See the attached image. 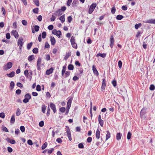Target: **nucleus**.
I'll list each match as a JSON object with an SVG mask.
<instances>
[{
  "mask_svg": "<svg viewBox=\"0 0 155 155\" xmlns=\"http://www.w3.org/2000/svg\"><path fill=\"white\" fill-rule=\"evenodd\" d=\"M7 140L8 142L12 144H14L16 143L15 141L14 140L10 139L9 138H8L7 139Z\"/></svg>",
  "mask_w": 155,
  "mask_h": 155,
  "instance_id": "obj_20",
  "label": "nucleus"
},
{
  "mask_svg": "<svg viewBox=\"0 0 155 155\" xmlns=\"http://www.w3.org/2000/svg\"><path fill=\"white\" fill-rule=\"evenodd\" d=\"M32 42H31L30 43H29L28 44L27 46V48L29 50L30 49L32 45Z\"/></svg>",
  "mask_w": 155,
  "mask_h": 155,
  "instance_id": "obj_37",
  "label": "nucleus"
},
{
  "mask_svg": "<svg viewBox=\"0 0 155 155\" xmlns=\"http://www.w3.org/2000/svg\"><path fill=\"white\" fill-rule=\"evenodd\" d=\"M145 111L143 109H142L140 112V116L141 117H142L143 115L145 114Z\"/></svg>",
  "mask_w": 155,
  "mask_h": 155,
  "instance_id": "obj_25",
  "label": "nucleus"
},
{
  "mask_svg": "<svg viewBox=\"0 0 155 155\" xmlns=\"http://www.w3.org/2000/svg\"><path fill=\"white\" fill-rule=\"evenodd\" d=\"M66 9V7L65 6H64L63 7H62L61 8V9H60L61 11L64 12Z\"/></svg>",
  "mask_w": 155,
  "mask_h": 155,
  "instance_id": "obj_64",
  "label": "nucleus"
},
{
  "mask_svg": "<svg viewBox=\"0 0 155 155\" xmlns=\"http://www.w3.org/2000/svg\"><path fill=\"white\" fill-rule=\"evenodd\" d=\"M21 114V110L19 108H18L16 112V115L17 116H19Z\"/></svg>",
  "mask_w": 155,
  "mask_h": 155,
  "instance_id": "obj_22",
  "label": "nucleus"
},
{
  "mask_svg": "<svg viewBox=\"0 0 155 155\" xmlns=\"http://www.w3.org/2000/svg\"><path fill=\"white\" fill-rule=\"evenodd\" d=\"M66 133L67 134V136L68 138V139L70 141H71L72 140V138L71 136V131L69 128L68 127H67V129L66 130Z\"/></svg>",
  "mask_w": 155,
  "mask_h": 155,
  "instance_id": "obj_4",
  "label": "nucleus"
},
{
  "mask_svg": "<svg viewBox=\"0 0 155 155\" xmlns=\"http://www.w3.org/2000/svg\"><path fill=\"white\" fill-rule=\"evenodd\" d=\"M41 58L39 57L37 61V69L40 70L41 69V67L44 65L43 64H41Z\"/></svg>",
  "mask_w": 155,
  "mask_h": 155,
  "instance_id": "obj_2",
  "label": "nucleus"
},
{
  "mask_svg": "<svg viewBox=\"0 0 155 155\" xmlns=\"http://www.w3.org/2000/svg\"><path fill=\"white\" fill-rule=\"evenodd\" d=\"M114 37L113 35H111L110 38V47L112 48H113L114 45Z\"/></svg>",
  "mask_w": 155,
  "mask_h": 155,
  "instance_id": "obj_9",
  "label": "nucleus"
},
{
  "mask_svg": "<svg viewBox=\"0 0 155 155\" xmlns=\"http://www.w3.org/2000/svg\"><path fill=\"white\" fill-rule=\"evenodd\" d=\"M48 28L49 30H51L53 29L54 26L52 25H50L48 26Z\"/></svg>",
  "mask_w": 155,
  "mask_h": 155,
  "instance_id": "obj_56",
  "label": "nucleus"
},
{
  "mask_svg": "<svg viewBox=\"0 0 155 155\" xmlns=\"http://www.w3.org/2000/svg\"><path fill=\"white\" fill-rule=\"evenodd\" d=\"M75 39L72 36L71 38L70 41L71 43V45H73V44L75 43Z\"/></svg>",
  "mask_w": 155,
  "mask_h": 155,
  "instance_id": "obj_28",
  "label": "nucleus"
},
{
  "mask_svg": "<svg viewBox=\"0 0 155 155\" xmlns=\"http://www.w3.org/2000/svg\"><path fill=\"white\" fill-rule=\"evenodd\" d=\"M92 70L94 74L97 76H98V71L96 69L95 66L94 65H93L92 66Z\"/></svg>",
  "mask_w": 155,
  "mask_h": 155,
  "instance_id": "obj_11",
  "label": "nucleus"
},
{
  "mask_svg": "<svg viewBox=\"0 0 155 155\" xmlns=\"http://www.w3.org/2000/svg\"><path fill=\"white\" fill-rule=\"evenodd\" d=\"M46 33L45 31H43L42 33V37L43 39L46 38Z\"/></svg>",
  "mask_w": 155,
  "mask_h": 155,
  "instance_id": "obj_40",
  "label": "nucleus"
},
{
  "mask_svg": "<svg viewBox=\"0 0 155 155\" xmlns=\"http://www.w3.org/2000/svg\"><path fill=\"white\" fill-rule=\"evenodd\" d=\"M106 87V80L105 78L103 79L102 85L101 87V90L102 91H104Z\"/></svg>",
  "mask_w": 155,
  "mask_h": 155,
  "instance_id": "obj_6",
  "label": "nucleus"
},
{
  "mask_svg": "<svg viewBox=\"0 0 155 155\" xmlns=\"http://www.w3.org/2000/svg\"><path fill=\"white\" fill-rule=\"evenodd\" d=\"M50 106L51 109L53 110V112L54 113L56 111V106L55 105L52 103H51L50 104Z\"/></svg>",
  "mask_w": 155,
  "mask_h": 155,
  "instance_id": "obj_5",
  "label": "nucleus"
},
{
  "mask_svg": "<svg viewBox=\"0 0 155 155\" xmlns=\"http://www.w3.org/2000/svg\"><path fill=\"white\" fill-rule=\"evenodd\" d=\"M97 5L96 3H93L90 6L89 10L88 13L90 14H91L94 11L95 8L96 6Z\"/></svg>",
  "mask_w": 155,
  "mask_h": 155,
  "instance_id": "obj_3",
  "label": "nucleus"
},
{
  "mask_svg": "<svg viewBox=\"0 0 155 155\" xmlns=\"http://www.w3.org/2000/svg\"><path fill=\"white\" fill-rule=\"evenodd\" d=\"M59 110L62 113H64L65 110V108L64 107H61L60 109Z\"/></svg>",
  "mask_w": 155,
  "mask_h": 155,
  "instance_id": "obj_45",
  "label": "nucleus"
},
{
  "mask_svg": "<svg viewBox=\"0 0 155 155\" xmlns=\"http://www.w3.org/2000/svg\"><path fill=\"white\" fill-rule=\"evenodd\" d=\"M15 86V84L13 81H11L10 85V87L11 88V89H12Z\"/></svg>",
  "mask_w": 155,
  "mask_h": 155,
  "instance_id": "obj_33",
  "label": "nucleus"
},
{
  "mask_svg": "<svg viewBox=\"0 0 155 155\" xmlns=\"http://www.w3.org/2000/svg\"><path fill=\"white\" fill-rule=\"evenodd\" d=\"M34 54H37L38 52V49L35 48L33 49L32 50Z\"/></svg>",
  "mask_w": 155,
  "mask_h": 155,
  "instance_id": "obj_35",
  "label": "nucleus"
},
{
  "mask_svg": "<svg viewBox=\"0 0 155 155\" xmlns=\"http://www.w3.org/2000/svg\"><path fill=\"white\" fill-rule=\"evenodd\" d=\"M142 25V24L141 23H139L137 24H136L135 25V28L136 29H138L139 27H140Z\"/></svg>",
  "mask_w": 155,
  "mask_h": 155,
  "instance_id": "obj_34",
  "label": "nucleus"
},
{
  "mask_svg": "<svg viewBox=\"0 0 155 155\" xmlns=\"http://www.w3.org/2000/svg\"><path fill=\"white\" fill-rule=\"evenodd\" d=\"M34 28L35 31L37 32L39 30V27L38 25H36L34 27Z\"/></svg>",
  "mask_w": 155,
  "mask_h": 155,
  "instance_id": "obj_46",
  "label": "nucleus"
},
{
  "mask_svg": "<svg viewBox=\"0 0 155 155\" xmlns=\"http://www.w3.org/2000/svg\"><path fill=\"white\" fill-rule=\"evenodd\" d=\"M72 20V18L71 16H69L68 17V20L69 23H71Z\"/></svg>",
  "mask_w": 155,
  "mask_h": 155,
  "instance_id": "obj_58",
  "label": "nucleus"
},
{
  "mask_svg": "<svg viewBox=\"0 0 155 155\" xmlns=\"http://www.w3.org/2000/svg\"><path fill=\"white\" fill-rule=\"evenodd\" d=\"M36 90L38 91H40L41 90V87L39 85H37L36 86Z\"/></svg>",
  "mask_w": 155,
  "mask_h": 155,
  "instance_id": "obj_44",
  "label": "nucleus"
},
{
  "mask_svg": "<svg viewBox=\"0 0 155 155\" xmlns=\"http://www.w3.org/2000/svg\"><path fill=\"white\" fill-rule=\"evenodd\" d=\"M72 0H68L67 3V5L69 6L70 5L71 3L72 2Z\"/></svg>",
  "mask_w": 155,
  "mask_h": 155,
  "instance_id": "obj_55",
  "label": "nucleus"
},
{
  "mask_svg": "<svg viewBox=\"0 0 155 155\" xmlns=\"http://www.w3.org/2000/svg\"><path fill=\"white\" fill-rule=\"evenodd\" d=\"M50 47V45L48 42H46L45 43V48H48Z\"/></svg>",
  "mask_w": 155,
  "mask_h": 155,
  "instance_id": "obj_63",
  "label": "nucleus"
},
{
  "mask_svg": "<svg viewBox=\"0 0 155 155\" xmlns=\"http://www.w3.org/2000/svg\"><path fill=\"white\" fill-rule=\"evenodd\" d=\"M122 135V134L120 133H117L116 136L117 140H120L121 139Z\"/></svg>",
  "mask_w": 155,
  "mask_h": 155,
  "instance_id": "obj_21",
  "label": "nucleus"
},
{
  "mask_svg": "<svg viewBox=\"0 0 155 155\" xmlns=\"http://www.w3.org/2000/svg\"><path fill=\"white\" fill-rule=\"evenodd\" d=\"M71 53L70 52H69L68 53H66V55L64 57V59L65 60H67L69 58V57L71 56Z\"/></svg>",
  "mask_w": 155,
  "mask_h": 155,
  "instance_id": "obj_23",
  "label": "nucleus"
},
{
  "mask_svg": "<svg viewBox=\"0 0 155 155\" xmlns=\"http://www.w3.org/2000/svg\"><path fill=\"white\" fill-rule=\"evenodd\" d=\"M15 73L14 71H13L11 72L9 74H8L6 75L7 76L10 78L13 77L15 75Z\"/></svg>",
  "mask_w": 155,
  "mask_h": 155,
  "instance_id": "obj_17",
  "label": "nucleus"
},
{
  "mask_svg": "<svg viewBox=\"0 0 155 155\" xmlns=\"http://www.w3.org/2000/svg\"><path fill=\"white\" fill-rule=\"evenodd\" d=\"M55 19L56 17L55 16L53 15H52L51 17L50 18V19L51 21H54L55 20Z\"/></svg>",
  "mask_w": 155,
  "mask_h": 155,
  "instance_id": "obj_59",
  "label": "nucleus"
},
{
  "mask_svg": "<svg viewBox=\"0 0 155 155\" xmlns=\"http://www.w3.org/2000/svg\"><path fill=\"white\" fill-rule=\"evenodd\" d=\"M42 111L43 113L45 112L46 106L45 104L42 105L41 107Z\"/></svg>",
  "mask_w": 155,
  "mask_h": 155,
  "instance_id": "obj_29",
  "label": "nucleus"
},
{
  "mask_svg": "<svg viewBox=\"0 0 155 155\" xmlns=\"http://www.w3.org/2000/svg\"><path fill=\"white\" fill-rule=\"evenodd\" d=\"M118 65L119 68H121L122 66V62L120 60L118 61Z\"/></svg>",
  "mask_w": 155,
  "mask_h": 155,
  "instance_id": "obj_47",
  "label": "nucleus"
},
{
  "mask_svg": "<svg viewBox=\"0 0 155 155\" xmlns=\"http://www.w3.org/2000/svg\"><path fill=\"white\" fill-rule=\"evenodd\" d=\"M25 98H26L27 99H28V100H29L31 98V95L29 93L26 94L25 95Z\"/></svg>",
  "mask_w": 155,
  "mask_h": 155,
  "instance_id": "obj_26",
  "label": "nucleus"
},
{
  "mask_svg": "<svg viewBox=\"0 0 155 155\" xmlns=\"http://www.w3.org/2000/svg\"><path fill=\"white\" fill-rule=\"evenodd\" d=\"M53 68H51L50 69L46 71V74L47 75H49L53 72Z\"/></svg>",
  "mask_w": 155,
  "mask_h": 155,
  "instance_id": "obj_13",
  "label": "nucleus"
},
{
  "mask_svg": "<svg viewBox=\"0 0 155 155\" xmlns=\"http://www.w3.org/2000/svg\"><path fill=\"white\" fill-rule=\"evenodd\" d=\"M15 121V115H13L11 117L10 120V123L11 124H14Z\"/></svg>",
  "mask_w": 155,
  "mask_h": 155,
  "instance_id": "obj_16",
  "label": "nucleus"
},
{
  "mask_svg": "<svg viewBox=\"0 0 155 155\" xmlns=\"http://www.w3.org/2000/svg\"><path fill=\"white\" fill-rule=\"evenodd\" d=\"M99 122L101 127H103L104 125V121L102 120H98Z\"/></svg>",
  "mask_w": 155,
  "mask_h": 155,
  "instance_id": "obj_52",
  "label": "nucleus"
},
{
  "mask_svg": "<svg viewBox=\"0 0 155 155\" xmlns=\"http://www.w3.org/2000/svg\"><path fill=\"white\" fill-rule=\"evenodd\" d=\"M70 75V72L66 71L65 73V77L66 78L68 77Z\"/></svg>",
  "mask_w": 155,
  "mask_h": 155,
  "instance_id": "obj_50",
  "label": "nucleus"
},
{
  "mask_svg": "<svg viewBox=\"0 0 155 155\" xmlns=\"http://www.w3.org/2000/svg\"><path fill=\"white\" fill-rule=\"evenodd\" d=\"M112 84L114 87H116L117 85L116 81L115 80H113L112 82Z\"/></svg>",
  "mask_w": 155,
  "mask_h": 155,
  "instance_id": "obj_49",
  "label": "nucleus"
},
{
  "mask_svg": "<svg viewBox=\"0 0 155 155\" xmlns=\"http://www.w3.org/2000/svg\"><path fill=\"white\" fill-rule=\"evenodd\" d=\"M121 8L123 10L126 11L127 9V7L126 5H123L122 7Z\"/></svg>",
  "mask_w": 155,
  "mask_h": 155,
  "instance_id": "obj_62",
  "label": "nucleus"
},
{
  "mask_svg": "<svg viewBox=\"0 0 155 155\" xmlns=\"http://www.w3.org/2000/svg\"><path fill=\"white\" fill-rule=\"evenodd\" d=\"M2 130L6 132H8V131L7 129V128L5 126H3L2 127Z\"/></svg>",
  "mask_w": 155,
  "mask_h": 155,
  "instance_id": "obj_38",
  "label": "nucleus"
},
{
  "mask_svg": "<svg viewBox=\"0 0 155 155\" xmlns=\"http://www.w3.org/2000/svg\"><path fill=\"white\" fill-rule=\"evenodd\" d=\"M131 135V134L130 131L128 132L127 136V137L128 140H130V139Z\"/></svg>",
  "mask_w": 155,
  "mask_h": 155,
  "instance_id": "obj_39",
  "label": "nucleus"
},
{
  "mask_svg": "<svg viewBox=\"0 0 155 155\" xmlns=\"http://www.w3.org/2000/svg\"><path fill=\"white\" fill-rule=\"evenodd\" d=\"M21 22L22 25L24 26H26L27 25V22L25 20H22L21 21Z\"/></svg>",
  "mask_w": 155,
  "mask_h": 155,
  "instance_id": "obj_42",
  "label": "nucleus"
},
{
  "mask_svg": "<svg viewBox=\"0 0 155 155\" xmlns=\"http://www.w3.org/2000/svg\"><path fill=\"white\" fill-rule=\"evenodd\" d=\"M106 54L105 53L101 54V53H99L97 54L96 56L97 57H98L99 56H100L102 58H105L106 57Z\"/></svg>",
  "mask_w": 155,
  "mask_h": 155,
  "instance_id": "obj_18",
  "label": "nucleus"
},
{
  "mask_svg": "<svg viewBox=\"0 0 155 155\" xmlns=\"http://www.w3.org/2000/svg\"><path fill=\"white\" fill-rule=\"evenodd\" d=\"M59 20L61 21L62 23H64L65 20V15H63L60 17L59 18Z\"/></svg>",
  "mask_w": 155,
  "mask_h": 155,
  "instance_id": "obj_19",
  "label": "nucleus"
},
{
  "mask_svg": "<svg viewBox=\"0 0 155 155\" xmlns=\"http://www.w3.org/2000/svg\"><path fill=\"white\" fill-rule=\"evenodd\" d=\"M33 12L34 13H36V14L38 13V8H37L33 9Z\"/></svg>",
  "mask_w": 155,
  "mask_h": 155,
  "instance_id": "obj_41",
  "label": "nucleus"
},
{
  "mask_svg": "<svg viewBox=\"0 0 155 155\" xmlns=\"http://www.w3.org/2000/svg\"><path fill=\"white\" fill-rule=\"evenodd\" d=\"M11 33L16 38H18L19 35L18 32L16 30H13L12 31Z\"/></svg>",
  "mask_w": 155,
  "mask_h": 155,
  "instance_id": "obj_8",
  "label": "nucleus"
},
{
  "mask_svg": "<svg viewBox=\"0 0 155 155\" xmlns=\"http://www.w3.org/2000/svg\"><path fill=\"white\" fill-rule=\"evenodd\" d=\"M24 73L27 78H29L30 80H31V77L29 75L28 70H25L24 72Z\"/></svg>",
  "mask_w": 155,
  "mask_h": 155,
  "instance_id": "obj_7",
  "label": "nucleus"
},
{
  "mask_svg": "<svg viewBox=\"0 0 155 155\" xmlns=\"http://www.w3.org/2000/svg\"><path fill=\"white\" fill-rule=\"evenodd\" d=\"M61 35V31L60 30H58L57 31L56 35L57 36H59V37L60 35Z\"/></svg>",
  "mask_w": 155,
  "mask_h": 155,
  "instance_id": "obj_54",
  "label": "nucleus"
},
{
  "mask_svg": "<svg viewBox=\"0 0 155 155\" xmlns=\"http://www.w3.org/2000/svg\"><path fill=\"white\" fill-rule=\"evenodd\" d=\"M34 56L33 55L30 56L28 57V60L29 61L33 60L34 59Z\"/></svg>",
  "mask_w": 155,
  "mask_h": 155,
  "instance_id": "obj_32",
  "label": "nucleus"
},
{
  "mask_svg": "<svg viewBox=\"0 0 155 155\" xmlns=\"http://www.w3.org/2000/svg\"><path fill=\"white\" fill-rule=\"evenodd\" d=\"M96 138L98 139L100 137V133L99 130L98 128L96 131Z\"/></svg>",
  "mask_w": 155,
  "mask_h": 155,
  "instance_id": "obj_15",
  "label": "nucleus"
},
{
  "mask_svg": "<svg viewBox=\"0 0 155 155\" xmlns=\"http://www.w3.org/2000/svg\"><path fill=\"white\" fill-rule=\"evenodd\" d=\"M6 37L7 39H9L11 38V36L10 33H8L6 34Z\"/></svg>",
  "mask_w": 155,
  "mask_h": 155,
  "instance_id": "obj_61",
  "label": "nucleus"
},
{
  "mask_svg": "<svg viewBox=\"0 0 155 155\" xmlns=\"http://www.w3.org/2000/svg\"><path fill=\"white\" fill-rule=\"evenodd\" d=\"M23 41V38L22 37H20L19 39H18L17 44L18 45H23V42H22Z\"/></svg>",
  "mask_w": 155,
  "mask_h": 155,
  "instance_id": "obj_14",
  "label": "nucleus"
},
{
  "mask_svg": "<svg viewBox=\"0 0 155 155\" xmlns=\"http://www.w3.org/2000/svg\"><path fill=\"white\" fill-rule=\"evenodd\" d=\"M12 66V64L11 62H9L3 66V69L5 71H7L11 68Z\"/></svg>",
  "mask_w": 155,
  "mask_h": 155,
  "instance_id": "obj_1",
  "label": "nucleus"
},
{
  "mask_svg": "<svg viewBox=\"0 0 155 155\" xmlns=\"http://www.w3.org/2000/svg\"><path fill=\"white\" fill-rule=\"evenodd\" d=\"M20 129L22 132H24L25 131V127L24 126H21L20 127Z\"/></svg>",
  "mask_w": 155,
  "mask_h": 155,
  "instance_id": "obj_48",
  "label": "nucleus"
},
{
  "mask_svg": "<svg viewBox=\"0 0 155 155\" xmlns=\"http://www.w3.org/2000/svg\"><path fill=\"white\" fill-rule=\"evenodd\" d=\"M50 38L51 45H54L56 42V41L54 37L53 36H51L50 37Z\"/></svg>",
  "mask_w": 155,
  "mask_h": 155,
  "instance_id": "obj_12",
  "label": "nucleus"
},
{
  "mask_svg": "<svg viewBox=\"0 0 155 155\" xmlns=\"http://www.w3.org/2000/svg\"><path fill=\"white\" fill-rule=\"evenodd\" d=\"M17 86L20 87L21 88L23 87V85L22 84L19 82H18L17 83Z\"/></svg>",
  "mask_w": 155,
  "mask_h": 155,
  "instance_id": "obj_51",
  "label": "nucleus"
},
{
  "mask_svg": "<svg viewBox=\"0 0 155 155\" xmlns=\"http://www.w3.org/2000/svg\"><path fill=\"white\" fill-rule=\"evenodd\" d=\"M110 133L109 131H107V134L106 135V140H107L109 138H110Z\"/></svg>",
  "mask_w": 155,
  "mask_h": 155,
  "instance_id": "obj_24",
  "label": "nucleus"
},
{
  "mask_svg": "<svg viewBox=\"0 0 155 155\" xmlns=\"http://www.w3.org/2000/svg\"><path fill=\"white\" fill-rule=\"evenodd\" d=\"M124 18V16L121 15H118L116 17V19L118 20H121Z\"/></svg>",
  "mask_w": 155,
  "mask_h": 155,
  "instance_id": "obj_27",
  "label": "nucleus"
},
{
  "mask_svg": "<svg viewBox=\"0 0 155 155\" xmlns=\"http://www.w3.org/2000/svg\"><path fill=\"white\" fill-rule=\"evenodd\" d=\"M68 68L69 70H73L74 69V66L72 64H70L68 65Z\"/></svg>",
  "mask_w": 155,
  "mask_h": 155,
  "instance_id": "obj_36",
  "label": "nucleus"
},
{
  "mask_svg": "<svg viewBox=\"0 0 155 155\" xmlns=\"http://www.w3.org/2000/svg\"><path fill=\"white\" fill-rule=\"evenodd\" d=\"M54 148H52L51 149L48 150V154H50L52 153L54 151Z\"/></svg>",
  "mask_w": 155,
  "mask_h": 155,
  "instance_id": "obj_43",
  "label": "nucleus"
},
{
  "mask_svg": "<svg viewBox=\"0 0 155 155\" xmlns=\"http://www.w3.org/2000/svg\"><path fill=\"white\" fill-rule=\"evenodd\" d=\"M35 4L37 6H39V3L38 0H33Z\"/></svg>",
  "mask_w": 155,
  "mask_h": 155,
  "instance_id": "obj_31",
  "label": "nucleus"
},
{
  "mask_svg": "<svg viewBox=\"0 0 155 155\" xmlns=\"http://www.w3.org/2000/svg\"><path fill=\"white\" fill-rule=\"evenodd\" d=\"M27 143L30 145H31L33 144L31 140H28Z\"/></svg>",
  "mask_w": 155,
  "mask_h": 155,
  "instance_id": "obj_60",
  "label": "nucleus"
},
{
  "mask_svg": "<svg viewBox=\"0 0 155 155\" xmlns=\"http://www.w3.org/2000/svg\"><path fill=\"white\" fill-rule=\"evenodd\" d=\"M48 145V143L47 142H45L42 146L41 149L42 150H44L47 147Z\"/></svg>",
  "mask_w": 155,
  "mask_h": 155,
  "instance_id": "obj_30",
  "label": "nucleus"
},
{
  "mask_svg": "<svg viewBox=\"0 0 155 155\" xmlns=\"http://www.w3.org/2000/svg\"><path fill=\"white\" fill-rule=\"evenodd\" d=\"M39 125L40 127H42L44 125V122L43 121H41L39 124Z\"/></svg>",
  "mask_w": 155,
  "mask_h": 155,
  "instance_id": "obj_57",
  "label": "nucleus"
},
{
  "mask_svg": "<svg viewBox=\"0 0 155 155\" xmlns=\"http://www.w3.org/2000/svg\"><path fill=\"white\" fill-rule=\"evenodd\" d=\"M155 86L153 85H151L150 87V89L151 91H153L155 89Z\"/></svg>",
  "mask_w": 155,
  "mask_h": 155,
  "instance_id": "obj_53",
  "label": "nucleus"
},
{
  "mask_svg": "<svg viewBox=\"0 0 155 155\" xmlns=\"http://www.w3.org/2000/svg\"><path fill=\"white\" fill-rule=\"evenodd\" d=\"M143 22L145 23H148L150 24H155V19H150L148 20H147L146 21Z\"/></svg>",
  "mask_w": 155,
  "mask_h": 155,
  "instance_id": "obj_10",
  "label": "nucleus"
}]
</instances>
